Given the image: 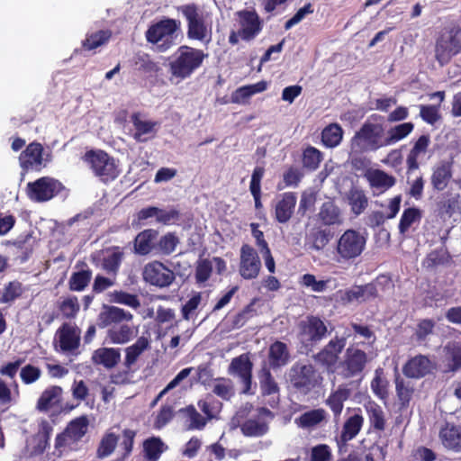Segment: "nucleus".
Returning a JSON list of instances; mask_svg holds the SVG:
<instances>
[{"label":"nucleus","mask_w":461,"mask_h":461,"mask_svg":"<svg viewBox=\"0 0 461 461\" xmlns=\"http://www.w3.org/2000/svg\"><path fill=\"white\" fill-rule=\"evenodd\" d=\"M133 315L124 309L113 305H104L99 313L97 321L100 328H106L112 324H120L122 321H130Z\"/></svg>","instance_id":"obj_21"},{"label":"nucleus","mask_w":461,"mask_h":461,"mask_svg":"<svg viewBox=\"0 0 461 461\" xmlns=\"http://www.w3.org/2000/svg\"><path fill=\"white\" fill-rule=\"evenodd\" d=\"M258 379L263 395H271L279 392V386L268 368L263 367L259 371Z\"/></svg>","instance_id":"obj_48"},{"label":"nucleus","mask_w":461,"mask_h":461,"mask_svg":"<svg viewBox=\"0 0 461 461\" xmlns=\"http://www.w3.org/2000/svg\"><path fill=\"white\" fill-rule=\"evenodd\" d=\"M212 393L222 400L229 401L235 393L232 381L225 377L214 379Z\"/></svg>","instance_id":"obj_53"},{"label":"nucleus","mask_w":461,"mask_h":461,"mask_svg":"<svg viewBox=\"0 0 461 461\" xmlns=\"http://www.w3.org/2000/svg\"><path fill=\"white\" fill-rule=\"evenodd\" d=\"M113 36L111 30H100L87 33L82 41V48L85 50H93L108 43Z\"/></svg>","instance_id":"obj_38"},{"label":"nucleus","mask_w":461,"mask_h":461,"mask_svg":"<svg viewBox=\"0 0 461 461\" xmlns=\"http://www.w3.org/2000/svg\"><path fill=\"white\" fill-rule=\"evenodd\" d=\"M299 338L305 346H315L326 338L328 329L324 321L318 316L309 315L300 321Z\"/></svg>","instance_id":"obj_8"},{"label":"nucleus","mask_w":461,"mask_h":461,"mask_svg":"<svg viewBox=\"0 0 461 461\" xmlns=\"http://www.w3.org/2000/svg\"><path fill=\"white\" fill-rule=\"evenodd\" d=\"M57 307L62 317L68 320L75 319L80 311V304L75 295H69L59 301Z\"/></svg>","instance_id":"obj_45"},{"label":"nucleus","mask_w":461,"mask_h":461,"mask_svg":"<svg viewBox=\"0 0 461 461\" xmlns=\"http://www.w3.org/2000/svg\"><path fill=\"white\" fill-rule=\"evenodd\" d=\"M240 25V39L250 41L255 39L263 28V22L255 10H242L237 13Z\"/></svg>","instance_id":"obj_11"},{"label":"nucleus","mask_w":461,"mask_h":461,"mask_svg":"<svg viewBox=\"0 0 461 461\" xmlns=\"http://www.w3.org/2000/svg\"><path fill=\"white\" fill-rule=\"evenodd\" d=\"M179 244V239L175 232H167L161 236L156 244L155 250L163 256L171 255Z\"/></svg>","instance_id":"obj_47"},{"label":"nucleus","mask_w":461,"mask_h":461,"mask_svg":"<svg viewBox=\"0 0 461 461\" xmlns=\"http://www.w3.org/2000/svg\"><path fill=\"white\" fill-rule=\"evenodd\" d=\"M420 219V211L417 208H408L404 210L399 223V230L404 233L408 229Z\"/></svg>","instance_id":"obj_60"},{"label":"nucleus","mask_w":461,"mask_h":461,"mask_svg":"<svg viewBox=\"0 0 461 461\" xmlns=\"http://www.w3.org/2000/svg\"><path fill=\"white\" fill-rule=\"evenodd\" d=\"M343 134V129L339 123H330L321 131V143L326 148L333 149L340 144Z\"/></svg>","instance_id":"obj_36"},{"label":"nucleus","mask_w":461,"mask_h":461,"mask_svg":"<svg viewBox=\"0 0 461 461\" xmlns=\"http://www.w3.org/2000/svg\"><path fill=\"white\" fill-rule=\"evenodd\" d=\"M197 404L209 420L213 418V411L221 406V403L210 393L206 395L205 399L200 400Z\"/></svg>","instance_id":"obj_62"},{"label":"nucleus","mask_w":461,"mask_h":461,"mask_svg":"<svg viewBox=\"0 0 461 461\" xmlns=\"http://www.w3.org/2000/svg\"><path fill=\"white\" fill-rule=\"evenodd\" d=\"M439 438L445 447L461 451V428L447 424L441 429Z\"/></svg>","instance_id":"obj_31"},{"label":"nucleus","mask_w":461,"mask_h":461,"mask_svg":"<svg viewBox=\"0 0 461 461\" xmlns=\"http://www.w3.org/2000/svg\"><path fill=\"white\" fill-rule=\"evenodd\" d=\"M131 122L134 127L132 137L137 142H146L157 135L159 122L143 120L140 112H135L131 115Z\"/></svg>","instance_id":"obj_17"},{"label":"nucleus","mask_w":461,"mask_h":461,"mask_svg":"<svg viewBox=\"0 0 461 461\" xmlns=\"http://www.w3.org/2000/svg\"><path fill=\"white\" fill-rule=\"evenodd\" d=\"M158 236V231L154 229H147L140 233L134 239V252L140 256L149 255L155 250V240Z\"/></svg>","instance_id":"obj_28"},{"label":"nucleus","mask_w":461,"mask_h":461,"mask_svg":"<svg viewBox=\"0 0 461 461\" xmlns=\"http://www.w3.org/2000/svg\"><path fill=\"white\" fill-rule=\"evenodd\" d=\"M435 366L425 356H416L410 359L403 366V374L411 378H420L429 374Z\"/></svg>","instance_id":"obj_25"},{"label":"nucleus","mask_w":461,"mask_h":461,"mask_svg":"<svg viewBox=\"0 0 461 461\" xmlns=\"http://www.w3.org/2000/svg\"><path fill=\"white\" fill-rule=\"evenodd\" d=\"M82 158L104 182L114 180L120 174L114 158L103 149L88 150Z\"/></svg>","instance_id":"obj_3"},{"label":"nucleus","mask_w":461,"mask_h":461,"mask_svg":"<svg viewBox=\"0 0 461 461\" xmlns=\"http://www.w3.org/2000/svg\"><path fill=\"white\" fill-rule=\"evenodd\" d=\"M180 26L179 20L164 18L149 27L146 32L147 41L157 44L158 50L164 52L174 45V34Z\"/></svg>","instance_id":"obj_4"},{"label":"nucleus","mask_w":461,"mask_h":461,"mask_svg":"<svg viewBox=\"0 0 461 461\" xmlns=\"http://www.w3.org/2000/svg\"><path fill=\"white\" fill-rule=\"evenodd\" d=\"M333 235L330 229L315 226L306 234L305 246L312 250H321L329 244Z\"/></svg>","instance_id":"obj_24"},{"label":"nucleus","mask_w":461,"mask_h":461,"mask_svg":"<svg viewBox=\"0 0 461 461\" xmlns=\"http://www.w3.org/2000/svg\"><path fill=\"white\" fill-rule=\"evenodd\" d=\"M212 273V264L208 258L199 259L196 262L194 270V279L197 285L207 282Z\"/></svg>","instance_id":"obj_57"},{"label":"nucleus","mask_w":461,"mask_h":461,"mask_svg":"<svg viewBox=\"0 0 461 461\" xmlns=\"http://www.w3.org/2000/svg\"><path fill=\"white\" fill-rule=\"evenodd\" d=\"M348 203L355 214H360L367 206V198L363 191L351 189L348 195Z\"/></svg>","instance_id":"obj_58"},{"label":"nucleus","mask_w":461,"mask_h":461,"mask_svg":"<svg viewBox=\"0 0 461 461\" xmlns=\"http://www.w3.org/2000/svg\"><path fill=\"white\" fill-rule=\"evenodd\" d=\"M187 22V38L201 42L210 41L211 28L206 22L203 12L194 3L177 7Z\"/></svg>","instance_id":"obj_2"},{"label":"nucleus","mask_w":461,"mask_h":461,"mask_svg":"<svg viewBox=\"0 0 461 461\" xmlns=\"http://www.w3.org/2000/svg\"><path fill=\"white\" fill-rule=\"evenodd\" d=\"M207 56L203 50L181 45L169 62V72L173 77L185 80L202 67Z\"/></svg>","instance_id":"obj_1"},{"label":"nucleus","mask_w":461,"mask_h":461,"mask_svg":"<svg viewBox=\"0 0 461 461\" xmlns=\"http://www.w3.org/2000/svg\"><path fill=\"white\" fill-rule=\"evenodd\" d=\"M325 418L326 411L323 409H315L300 415L295 422L300 428L309 429L320 424Z\"/></svg>","instance_id":"obj_41"},{"label":"nucleus","mask_w":461,"mask_h":461,"mask_svg":"<svg viewBox=\"0 0 461 461\" xmlns=\"http://www.w3.org/2000/svg\"><path fill=\"white\" fill-rule=\"evenodd\" d=\"M92 270L89 267L72 273L68 280V288L70 291H84L92 279Z\"/></svg>","instance_id":"obj_42"},{"label":"nucleus","mask_w":461,"mask_h":461,"mask_svg":"<svg viewBox=\"0 0 461 461\" xmlns=\"http://www.w3.org/2000/svg\"><path fill=\"white\" fill-rule=\"evenodd\" d=\"M240 429L246 437H261L268 431V425L265 421L249 419L242 423Z\"/></svg>","instance_id":"obj_50"},{"label":"nucleus","mask_w":461,"mask_h":461,"mask_svg":"<svg viewBox=\"0 0 461 461\" xmlns=\"http://www.w3.org/2000/svg\"><path fill=\"white\" fill-rule=\"evenodd\" d=\"M430 137L427 134L420 136L413 141L412 147L406 158L408 172L418 169L420 164L430 157Z\"/></svg>","instance_id":"obj_14"},{"label":"nucleus","mask_w":461,"mask_h":461,"mask_svg":"<svg viewBox=\"0 0 461 461\" xmlns=\"http://www.w3.org/2000/svg\"><path fill=\"white\" fill-rule=\"evenodd\" d=\"M414 129L412 122H403L391 127L384 134H376V149L393 145L409 136Z\"/></svg>","instance_id":"obj_20"},{"label":"nucleus","mask_w":461,"mask_h":461,"mask_svg":"<svg viewBox=\"0 0 461 461\" xmlns=\"http://www.w3.org/2000/svg\"><path fill=\"white\" fill-rule=\"evenodd\" d=\"M269 363L273 368L285 366L290 359V353L285 343L276 341L269 347Z\"/></svg>","instance_id":"obj_34"},{"label":"nucleus","mask_w":461,"mask_h":461,"mask_svg":"<svg viewBox=\"0 0 461 461\" xmlns=\"http://www.w3.org/2000/svg\"><path fill=\"white\" fill-rule=\"evenodd\" d=\"M366 238L355 230H347L339 239L336 251L343 260L354 259L361 255Z\"/></svg>","instance_id":"obj_7"},{"label":"nucleus","mask_w":461,"mask_h":461,"mask_svg":"<svg viewBox=\"0 0 461 461\" xmlns=\"http://www.w3.org/2000/svg\"><path fill=\"white\" fill-rule=\"evenodd\" d=\"M43 147L40 142H31L19 157L20 166L23 169H40L43 161Z\"/></svg>","instance_id":"obj_22"},{"label":"nucleus","mask_w":461,"mask_h":461,"mask_svg":"<svg viewBox=\"0 0 461 461\" xmlns=\"http://www.w3.org/2000/svg\"><path fill=\"white\" fill-rule=\"evenodd\" d=\"M351 165L359 176H364L371 187H375V169L372 167V161L364 154H350Z\"/></svg>","instance_id":"obj_30"},{"label":"nucleus","mask_w":461,"mask_h":461,"mask_svg":"<svg viewBox=\"0 0 461 461\" xmlns=\"http://www.w3.org/2000/svg\"><path fill=\"white\" fill-rule=\"evenodd\" d=\"M322 159V153L315 147L309 146L303 151V165L306 169L310 171L316 170Z\"/></svg>","instance_id":"obj_51"},{"label":"nucleus","mask_w":461,"mask_h":461,"mask_svg":"<svg viewBox=\"0 0 461 461\" xmlns=\"http://www.w3.org/2000/svg\"><path fill=\"white\" fill-rule=\"evenodd\" d=\"M137 335V330L128 324L113 326L107 330V339L113 344H126Z\"/></svg>","instance_id":"obj_33"},{"label":"nucleus","mask_w":461,"mask_h":461,"mask_svg":"<svg viewBox=\"0 0 461 461\" xmlns=\"http://www.w3.org/2000/svg\"><path fill=\"white\" fill-rule=\"evenodd\" d=\"M88 420L86 416H81L71 420L67 429L68 437L74 441L80 440L87 432Z\"/></svg>","instance_id":"obj_49"},{"label":"nucleus","mask_w":461,"mask_h":461,"mask_svg":"<svg viewBox=\"0 0 461 461\" xmlns=\"http://www.w3.org/2000/svg\"><path fill=\"white\" fill-rule=\"evenodd\" d=\"M150 346L149 338L140 336L134 344L125 348L124 366L130 369L137 362L141 354Z\"/></svg>","instance_id":"obj_32"},{"label":"nucleus","mask_w":461,"mask_h":461,"mask_svg":"<svg viewBox=\"0 0 461 461\" xmlns=\"http://www.w3.org/2000/svg\"><path fill=\"white\" fill-rule=\"evenodd\" d=\"M366 363V355L363 350L349 347L346 351L345 360L342 362L343 375L352 377L365 367Z\"/></svg>","instance_id":"obj_19"},{"label":"nucleus","mask_w":461,"mask_h":461,"mask_svg":"<svg viewBox=\"0 0 461 461\" xmlns=\"http://www.w3.org/2000/svg\"><path fill=\"white\" fill-rule=\"evenodd\" d=\"M62 188L58 180L43 176L27 184V196L33 202L43 203L52 199Z\"/></svg>","instance_id":"obj_9"},{"label":"nucleus","mask_w":461,"mask_h":461,"mask_svg":"<svg viewBox=\"0 0 461 461\" xmlns=\"http://www.w3.org/2000/svg\"><path fill=\"white\" fill-rule=\"evenodd\" d=\"M401 197L395 196L390 199L386 203H382L379 209H376V224L386 219L395 217L400 210Z\"/></svg>","instance_id":"obj_46"},{"label":"nucleus","mask_w":461,"mask_h":461,"mask_svg":"<svg viewBox=\"0 0 461 461\" xmlns=\"http://www.w3.org/2000/svg\"><path fill=\"white\" fill-rule=\"evenodd\" d=\"M451 176V164L446 161L440 162L433 168L431 184L435 189L444 190Z\"/></svg>","instance_id":"obj_35"},{"label":"nucleus","mask_w":461,"mask_h":461,"mask_svg":"<svg viewBox=\"0 0 461 461\" xmlns=\"http://www.w3.org/2000/svg\"><path fill=\"white\" fill-rule=\"evenodd\" d=\"M191 424L190 429H203L209 419L203 417L193 405H189L185 409Z\"/></svg>","instance_id":"obj_64"},{"label":"nucleus","mask_w":461,"mask_h":461,"mask_svg":"<svg viewBox=\"0 0 461 461\" xmlns=\"http://www.w3.org/2000/svg\"><path fill=\"white\" fill-rule=\"evenodd\" d=\"M319 217L325 225H333L341 221L340 211L332 201H327L322 203Z\"/></svg>","instance_id":"obj_44"},{"label":"nucleus","mask_w":461,"mask_h":461,"mask_svg":"<svg viewBox=\"0 0 461 461\" xmlns=\"http://www.w3.org/2000/svg\"><path fill=\"white\" fill-rule=\"evenodd\" d=\"M91 361L95 366L111 370L120 363L121 350L117 348H99L93 352Z\"/></svg>","instance_id":"obj_23"},{"label":"nucleus","mask_w":461,"mask_h":461,"mask_svg":"<svg viewBox=\"0 0 461 461\" xmlns=\"http://www.w3.org/2000/svg\"><path fill=\"white\" fill-rule=\"evenodd\" d=\"M143 454L147 461H158L167 447L159 437H150L143 441Z\"/></svg>","instance_id":"obj_37"},{"label":"nucleus","mask_w":461,"mask_h":461,"mask_svg":"<svg viewBox=\"0 0 461 461\" xmlns=\"http://www.w3.org/2000/svg\"><path fill=\"white\" fill-rule=\"evenodd\" d=\"M348 393L345 389H339L336 392L332 393L328 399L326 400L327 405L333 411L334 416L338 417L340 415L344 402L348 399Z\"/></svg>","instance_id":"obj_55"},{"label":"nucleus","mask_w":461,"mask_h":461,"mask_svg":"<svg viewBox=\"0 0 461 461\" xmlns=\"http://www.w3.org/2000/svg\"><path fill=\"white\" fill-rule=\"evenodd\" d=\"M256 299H253L248 305H246L242 311L233 316L231 321V327L233 329H240L243 327L249 320L256 315L255 310Z\"/></svg>","instance_id":"obj_59"},{"label":"nucleus","mask_w":461,"mask_h":461,"mask_svg":"<svg viewBox=\"0 0 461 461\" xmlns=\"http://www.w3.org/2000/svg\"><path fill=\"white\" fill-rule=\"evenodd\" d=\"M142 277L147 284L158 288L169 287L176 280L174 271L158 260L145 265Z\"/></svg>","instance_id":"obj_10"},{"label":"nucleus","mask_w":461,"mask_h":461,"mask_svg":"<svg viewBox=\"0 0 461 461\" xmlns=\"http://www.w3.org/2000/svg\"><path fill=\"white\" fill-rule=\"evenodd\" d=\"M288 380L296 392L308 394L318 385L320 375L312 364L295 363L289 370Z\"/></svg>","instance_id":"obj_6"},{"label":"nucleus","mask_w":461,"mask_h":461,"mask_svg":"<svg viewBox=\"0 0 461 461\" xmlns=\"http://www.w3.org/2000/svg\"><path fill=\"white\" fill-rule=\"evenodd\" d=\"M346 344L347 339L345 337L339 338L336 336L314 356V359L322 366L331 367L338 362L339 356L344 349Z\"/></svg>","instance_id":"obj_18"},{"label":"nucleus","mask_w":461,"mask_h":461,"mask_svg":"<svg viewBox=\"0 0 461 461\" xmlns=\"http://www.w3.org/2000/svg\"><path fill=\"white\" fill-rule=\"evenodd\" d=\"M122 258L123 253L116 247L112 253L104 258L102 267L106 273L115 276L119 271Z\"/></svg>","instance_id":"obj_54"},{"label":"nucleus","mask_w":461,"mask_h":461,"mask_svg":"<svg viewBox=\"0 0 461 461\" xmlns=\"http://www.w3.org/2000/svg\"><path fill=\"white\" fill-rule=\"evenodd\" d=\"M202 302V294L200 292H193L192 296L182 305L181 315L185 321L191 320L196 316V311Z\"/></svg>","instance_id":"obj_56"},{"label":"nucleus","mask_w":461,"mask_h":461,"mask_svg":"<svg viewBox=\"0 0 461 461\" xmlns=\"http://www.w3.org/2000/svg\"><path fill=\"white\" fill-rule=\"evenodd\" d=\"M340 301L343 303H349L352 302H361L366 300V287L354 286L344 292L340 291Z\"/></svg>","instance_id":"obj_61"},{"label":"nucleus","mask_w":461,"mask_h":461,"mask_svg":"<svg viewBox=\"0 0 461 461\" xmlns=\"http://www.w3.org/2000/svg\"><path fill=\"white\" fill-rule=\"evenodd\" d=\"M375 149V124L366 122L350 140V154H364Z\"/></svg>","instance_id":"obj_16"},{"label":"nucleus","mask_w":461,"mask_h":461,"mask_svg":"<svg viewBox=\"0 0 461 461\" xmlns=\"http://www.w3.org/2000/svg\"><path fill=\"white\" fill-rule=\"evenodd\" d=\"M80 329L76 325L64 322L56 331V339L60 351L70 353L80 346Z\"/></svg>","instance_id":"obj_15"},{"label":"nucleus","mask_w":461,"mask_h":461,"mask_svg":"<svg viewBox=\"0 0 461 461\" xmlns=\"http://www.w3.org/2000/svg\"><path fill=\"white\" fill-rule=\"evenodd\" d=\"M265 175V168L263 167H256L251 175L249 184V191L254 198L255 208L260 209L261 203V181Z\"/></svg>","instance_id":"obj_43"},{"label":"nucleus","mask_w":461,"mask_h":461,"mask_svg":"<svg viewBox=\"0 0 461 461\" xmlns=\"http://www.w3.org/2000/svg\"><path fill=\"white\" fill-rule=\"evenodd\" d=\"M119 436L114 432L106 431L102 437L96 449V457L103 459L111 456L115 450Z\"/></svg>","instance_id":"obj_39"},{"label":"nucleus","mask_w":461,"mask_h":461,"mask_svg":"<svg viewBox=\"0 0 461 461\" xmlns=\"http://www.w3.org/2000/svg\"><path fill=\"white\" fill-rule=\"evenodd\" d=\"M364 419L359 414H354L346 420L341 434L339 438H337V444L339 451L342 450V447H347L348 441L353 439L361 429L363 425Z\"/></svg>","instance_id":"obj_27"},{"label":"nucleus","mask_w":461,"mask_h":461,"mask_svg":"<svg viewBox=\"0 0 461 461\" xmlns=\"http://www.w3.org/2000/svg\"><path fill=\"white\" fill-rule=\"evenodd\" d=\"M461 52V28L452 25L446 28L436 42L435 56L440 65H445Z\"/></svg>","instance_id":"obj_5"},{"label":"nucleus","mask_w":461,"mask_h":461,"mask_svg":"<svg viewBox=\"0 0 461 461\" xmlns=\"http://www.w3.org/2000/svg\"><path fill=\"white\" fill-rule=\"evenodd\" d=\"M25 289L18 280H13L5 285L0 296L1 303L11 304L23 294Z\"/></svg>","instance_id":"obj_40"},{"label":"nucleus","mask_w":461,"mask_h":461,"mask_svg":"<svg viewBox=\"0 0 461 461\" xmlns=\"http://www.w3.org/2000/svg\"><path fill=\"white\" fill-rule=\"evenodd\" d=\"M261 269V261L257 251L249 244L240 249V274L244 279L256 278Z\"/></svg>","instance_id":"obj_13"},{"label":"nucleus","mask_w":461,"mask_h":461,"mask_svg":"<svg viewBox=\"0 0 461 461\" xmlns=\"http://www.w3.org/2000/svg\"><path fill=\"white\" fill-rule=\"evenodd\" d=\"M253 363L249 358V353L241 354L231 359L228 367V373L231 375H237L244 385L243 393H248L252 384Z\"/></svg>","instance_id":"obj_12"},{"label":"nucleus","mask_w":461,"mask_h":461,"mask_svg":"<svg viewBox=\"0 0 461 461\" xmlns=\"http://www.w3.org/2000/svg\"><path fill=\"white\" fill-rule=\"evenodd\" d=\"M62 388L59 385L47 387L39 397L36 409L39 411L46 412L50 409L59 406L61 402Z\"/></svg>","instance_id":"obj_29"},{"label":"nucleus","mask_w":461,"mask_h":461,"mask_svg":"<svg viewBox=\"0 0 461 461\" xmlns=\"http://www.w3.org/2000/svg\"><path fill=\"white\" fill-rule=\"evenodd\" d=\"M108 296L110 303L127 305L133 309H137L140 306V300L136 294H131L122 290L111 292Z\"/></svg>","instance_id":"obj_52"},{"label":"nucleus","mask_w":461,"mask_h":461,"mask_svg":"<svg viewBox=\"0 0 461 461\" xmlns=\"http://www.w3.org/2000/svg\"><path fill=\"white\" fill-rule=\"evenodd\" d=\"M303 177V173L297 167H289L283 175V181L285 186H297Z\"/></svg>","instance_id":"obj_63"},{"label":"nucleus","mask_w":461,"mask_h":461,"mask_svg":"<svg viewBox=\"0 0 461 461\" xmlns=\"http://www.w3.org/2000/svg\"><path fill=\"white\" fill-rule=\"evenodd\" d=\"M297 197L294 192H285L281 194L275 207V217L279 223H286L292 217Z\"/></svg>","instance_id":"obj_26"}]
</instances>
